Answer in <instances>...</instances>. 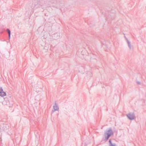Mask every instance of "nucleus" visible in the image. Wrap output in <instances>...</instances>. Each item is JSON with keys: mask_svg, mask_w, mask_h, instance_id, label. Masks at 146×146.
Returning a JSON list of instances; mask_svg holds the SVG:
<instances>
[{"mask_svg": "<svg viewBox=\"0 0 146 146\" xmlns=\"http://www.w3.org/2000/svg\"><path fill=\"white\" fill-rule=\"evenodd\" d=\"M45 5V3L44 1L43 0H38L35 3V6L36 8H41L42 11H44V8Z\"/></svg>", "mask_w": 146, "mask_h": 146, "instance_id": "1", "label": "nucleus"}, {"mask_svg": "<svg viewBox=\"0 0 146 146\" xmlns=\"http://www.w3.org/2000/svg\"><path fill=\"white\" fill-rule=\"evenodd\" d=\"M113 134V132L111 128L109 129L108 130H107L104 133L105 138L104 140L106 141Z\"/></svg>", "mask_w": 146, "mask_h": 146, "instance_id": "2", "label": "nucleus"}, {"mask_svg": "<svg viewBox=\"0 0 146 146\" xmlns=\"http://www.w3.org/2000/svg\"><path fill=\"white\" fill-rule=\"evenodd\" d=\"M126 115L128 119L131 120L134 119L135 118V114L133 112L129 113L127 114Z\"/></svg>", "mask_w": 146, "mask_h": 146, "instance_id": "3", "label": "nucleus"}, {"mask_svg": "<svg viewBox=\"0 0 146 146\" xmlns=\"http://www.w3.org/2000/svg\"><path fill=\"white\" fill-rule=\"evenodd\" d=\"M6 95V93L3 91L2 88L1 87L0 88V96L2 97H4Z\"/></svg>", "mask_w": 146, "mask_h": 146, "instance_id": "4", "label": "nucleus"}, {"mask_svg": "<svg viewBox=\"0 0 146 146\" xmlns=\"http://www.w3.org/2000/svg\"><path fill=\"white\" fill-rule=\"evenodd\" d=\"M53 109L54 110H52V112L53 113L55 111L58 110L59 109V108L57 104H56V102H55V105L53 106Z\"/></svg>", "mask_w": 146, "mask_h": 146, "instance_id": "5", "label": "nucleus"}, {"mask_svg": "<svg viewBox=\"0 0 146 146\" xmlns=\"http://www.w3.org/2000/svg\"><path fill=\"white\" fill-rule=\"evenodd\" d=\"M126 41L127 43L128 46L129 48V49L130 50L132 48H133V46L131 44L130 42L129 41V40H128L127 38H126Z\"/></svg>", "mask_w": 146, "mask_h": 146, "instance_id": "6", "label": "nucleus"}, {"mask_svg": "<svg viewBox=\"0 0 146 146\" xmlns=\"http://www.w3.org/2000/svg\"><path fill=\"white\" fill-rule=\"evenodd\" d=\"M109 142L110 144L109 146H115V144H113L112 143L111 139H109Z\"/></svg>", "mask_w": 146, "mask_h": 146, "instance_id": "7", "label": "nucleus"}, {"mask_svg": "<svg viewBox=\"0 0 146 146\" xmlns=\"http://www.w3.org/2000/svg\"><path fill=\"white\" fill-rule=\"evenodd\" d=\"M7 31L8 33V34L9 36V39H10V36H11V31L10 30L8 29H7Z\"/></svg>", "mask_w": 146, "mask_h": 146, "instance_id": "8", "label": "nucleus"}, {"mask_svg": "<svg viewBox=\"0 0 146 146\" xmlns=\"http://www.w3.org/2000/svg\"><path fill=\"white\" fill-rule=\"evenodd\" d=\"M137 84H141L140 82H139V81H137Z\"/></svg>", "mask_w": 146, "mask_h": 146, "instance_id": "9", "label": "nucleus"}, {"mask_svg": "<svg viewBox=\"0 0 146 146\" xmlns=\"http://www.w3.org/2000/svg\"><path fill=\"white\" fill-rule=\"evenodd\" d=\"M124 37H125V39H126V38H127L125 36H124Z\"/></svg>", "mask_w": 146, "mask_h": 146, "instance_id": "10", "label": "nucleus"}]
</instances>
